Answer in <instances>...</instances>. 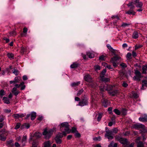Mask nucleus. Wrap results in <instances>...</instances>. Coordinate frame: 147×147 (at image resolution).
I'll use <instances>...</instances> for the list:
<instances>
[{
    "mask_svg": "<svg viewBox=\"0 0 147 147\" xmlns=\"http://www.w3.org/2000/svg\"><path fill=\"white\" fill-rule=\"evenodd\" d=\"M26 48H25L23 46H22L21 48L20 51L22 53H24L26 51Z\"/></svg>",
    "mask_w": 147,
    "mask_h": 147,
    "instance_id": "79ce46f5",
    "label": "nucleus"
},
{
    "mask_svg": "<svg viewBox=\"0 0 147 147\" xmlns=\"http://www.w3.org/2000/svg\"><path fill=\"white\" fill-rule=\"evenodd\" d=\"M139 120L142 122H146L147 121V115H145L143 117H140L139 118Z\"/></svg>",
    "mask_w": 147,
    "mask_h": 147,
    "instance_id": "ddd939ff",
    "label": "nucleus"
},
{
    "mask_svg": "<svg viewBox=\"0 0 147 147\" xmlns=\"http://www.w3.org/2000/svg\"><path fill=\"white\" fill-rule=\"evenodd\" d=\"M102 105L105 107H107L108 105V100L107 99H103L102 101Z\"/></svg>",
    "mask_w": 147,
    "mask_h": 147,
    "instance_id": "f3484780",
    "label": "nucleus"
},
{
    "mask_svg": "<svg viewBox=\"0 0 147 147\" xmlns=\"http://www.w3.org/2000/svg\"><path fill=\"white\" fill-rule=\"evenodd\" d=\"M55 130V128H53V129H51L48 131H47V129H45L42 133L43 135L45 136L46 138H49L53 134L54 131Z\"/></svg>",
    "mask_w": 147,
    "mask_h": 147,
    "instance_id": "7ed1b4c3",
    "label": "nucleus"
},
{
    "mask_svg": "<svg viewBox=\"0 0 147 147\" xmlns=\"http://www.w3.org/2000/svg\"><path fill=\"white\" fill-rule=\"evenodd\" d=\"M28 30L27 28L26 27H24L23 29V32L24 33H26Z\"/></svg>",
    "mask_w": 147,
    "mask_h": 147,
    "instance_id": "69168bd1",
    "label": "nucleus"
},
{
    "mask_svg": "<svg viewBox=\"0 0 147 147\" xmlns=\"http://www.w3.org/2000/svg\"><path fill=\"white\" fill-rule=\"evenodd\" d=\"M62 133H59L56 136V137H58L59 138H61L63 137V136L64 135L65 136L67 133L65 132L64 131H62Z\"/></svg>",
    "mask_w": 147,
    "mask_h": 147,
    "instance_id": "f8f14e48",
    "label": "nucleus"
},
{
    "mask_svg": "<svg viewBox=\"0 0 147 147\" xmlns=\"http://www.w3.org/2000/svg\"><path fill=\"white\" fill-rule=\"evenodd\" d=\"M129 25V24H127L126 23H123L121 25V26L125 27Z\"/></svg>",
    "mask_w": 147,
    "mask_h": 147,
    "instance_id": "6e6d98bb",
    "label": "nucleus"
},
{
    "mask_svg": "<svg viewBox=\"0 0 147 147\" xmlns=\"http://www.w3.org/2000/svg\"><path fill=\"white\" fill-rule=\"evenodd\" d=\"M121 57L118 55H115V56L111 58L110 62L115 67H116L117 66V64L119 63L117 61L120 59Z\"/></svg>",
    "mask_w": 147,
    "mask_h": 147,
    "instance_id": "f03ea898",
    "label": "nucleus"
},
{
    "mask_svg": "<svg viewBox=\"0 0 147 147\" xmlns=\"http://www.w3.org/2000/svg\"><path fill=\"white\" fill-rule=\"evenodd\" d=\"M88 98L85 95L82 97L81 100L79 102L78 105L82 107L87 105L88 104Z\"/></svg>",
    "mask_w": 147,
    "mask_h": 147,
    "instance_id": "20e7f679",
    "label": "nucleus"
},
{
    "mask_svg": "<svg viewBox=\"0 0 147 147\" xmlns=\"http://www.w3.org/2000/svg\"><path fill=\"white\" fill-rule=\"evenodd\" d=\"M55 140L56 143L57 144H60L61 143V140L60 138L56 137Z\"/></svg>",
    "mask_w": 147,
    "mask_h": 147,
    "instance_id": "c756f323",
    "label": "nucleus"
},
{
    "mask_svg": "<svg viewBox=\"0 0 147 147\" xmlns=\"http://www.w3.org/2000/svg\"><path fill=\"white\" fill-rule=\"evenodd\" d=\"M12 140H9L7 142V144L8 147H12L14 146Z\"/></svg>",
    "mask_w": 147,
    "mask_h": 147,
    "instance_id": "9b49d317",
    "label": "nucleus"
},
{
    "mask_svg": "<svg viewBox=\"0 0 147 147\" xmlns=\"http://www.w3.org/2000/svg\"><path fill=\"white\" fill-rule=\"evenodd\" d=\"M20 123H17V124L15 127V129H19L20 127Z\"/></svg>",
    "mask_w": 147,
    "mask_h": 147,
    "instance_id": "bf43d9fd",
    "label": "nucleus"
},
{
    "mask_svg": "<svg viewBox=\"0 0 147 147\" xmlns=\"http://www.w3.org/2000/svg\"><path fill=\"white\" fill-rule=\"evenodd\" d=\"M102 116L101 113H99L98 116V117L97 118V120L98 121H99L101 120V118H102Z\"/></svg>",
    "mask_w": 147,
    "mask_h": 147,
    "instance_id": "864d4df0",
    "label": "nucleus"
},
{
    "mask_svg": "<svg viewBox=\"0 0 147 147\" xmlns=\"http://www.w3.org/2000/svg\"><path fill=\"white\" fill-rule=\"evenodd\" d=\"M87 55L90 58H93L94 56L93 53L89 52L87 53Z\"/></svg>",
    "mask_w": 147,
    "mask_h": 147,
    "instance_id": "393cba45",
    "label": "nucleus"
},
{
    "mask_svg": "<svg viewBox=\"0 0 147 147\" xmlns=\"http://www.w3.org/2000/svg\"><path fill=\"white\" fill-rule=\"evenodd\" d=\"M26 140L27 136H23L22 140V144L23 145H24L25 143L26 142Z\"/></svg>",
    "mask_w": 147,
    "mask_h": 147,
    "instance_id": "c85d7f7f",
    "label": "nucleus"
},
{
    "mask_svg": "<svg viewBox=\"0 0 147 147\" xmlns=\"http://www.w3.org/2000/svg\"><path fill=\"white\" fill-rule=\"evenodd\" d=\"M107 127L105 128L106 131H105L106 134H105V136L112 135L113 133L112 130H110L109 129L107 130Z\"/></svg>",
    "mask_w": 147,
    "mask_h": 147,
    "instance_id": "dca6fc26",
    "label": "nucleus"
},
{
    "mask_svg": "<svg viewBox=\"0 0 147 147\" xmlns=\"http://www.w3.org/2000/svg\"><path fill=\"white\" fill-rule=\"evenodd\" d=\"M120 65L123 68H125L127 67V65L126 64L124 63H122L120 64Z\"/></svg>",
    "mask_w": 147,
    "mask_h": 147,
    "instance_id": "3c124183",
    "label": "nucleus"
},
{
    "mask_svg": "<svg viewBox=\"0 0 147 147\" xmlns=\"http://www.w3.org/2000/svg\"><path fill=\"white\" fill-rule=\"evenodd\" d=\"M93 140L96 141H100L101 140V137L100 136L97 137H95L93 138Z\"/></svg>",
    "mask_w": 147,
    "mask_h": 147,
    "instance_id": "4d7b16f0",
    "label": "nucleus"
},
{
    "mask_svg": "<svg viewBox=\"0 0 147 147\" xmlns=\"http://www.w3.org/2000/svg\"><path fill=\"white\" fill-rule=\"evenodd\" d=\"M36 113L35 112H32L31 113V119L33 120L36 118Z\"/></svg>",
    "mask_w": 147,
    "mask_h": 147,
    "instance_id": "412c9836",
    "label": "nucleus"
},
{
    "mask_svg": "<svg viewBox=\"0 0 147 147\" xmlns=\"http://www.w3.org/2000/svg\"><path fill=\"white\" fill-rule=\"evenodd\" d=\"M44 147H50V144L49 141H47L45 142Z\"/></svg>",
    "mask_w": 147,
    "mask_h": 147,
    "instance_id": "ea45409f",
    "label": "nucleus"
},
{
    "mask_svg": "<svg viewBox=\"0 0 147 147\" xmlns=\"http://www.w3.org/2000/svg\"><path fill=\"white\" fill-rule=\"evenodd\" d=\"M117 143H114L113 141H112L108 145V147H117Z\"/></svg>",
    "mask_w": 147,
    "mask_h": 147,
    "instance_id": "a211bd4d",
    "label": "nucleus"
},
{
    "mask_svg": "<svg viewBox=\"0 0 147 147\" xmlns=\"http://www.w3.org/2000/svg\"><path fill=\"white\" fill-rule=\"evenodd\" d=\"M112 131L113 134H116L118 130L117 128H115L113 129Z\"/></svg>",
    "mask_w": 147,
    "mask_h": 147,
    "instance_id": "603ef678",
    "label": "nucleus"
},
{
    "mask_svg": "<svg viewBox=\"0 0 147 147\" xmlns=\"http://www.w3.org/2000/svg\"><path fill=\"white\" fill-rule=\"evenodd\" d=\"M85 80L88 82H90L92 81V79L90 75L88 74H86L84 76Z\"/></svg>",
    "mask_w": 147,
    "mask_h": 147,
    "instance_id": "6e6552de",
    "label": "nucleus"
},
{
    "mask_svg": "<svg viewBox=\"0 0 147 147\" xmlns=\"http://www.w3.org/2000/svg\"><path fill=\"white\" fill-rule=\"evenodd\" d=\"M119 76L121 77H123L125 74V73L123 71H119Z\"/></svg>",
    "mask_w": 147,
    "mask_h": 147,
    "instance_id": "49530a36",
    "label": "nucleus"
},
{
    "mask_svg": "<svg viewBox=\"0 0 147 147\" xmlns=\"http://www.w3.org/2000/svg\"><path fill=\"white\" fill-rule=\"evenodd\" d=\"M144 126L142 124H134L132 125V127L136 129H138L140 128L143 127Z\"/></svg>",
    "mask_w": 147,
    "mask_h": 147,
    "instance_id": "1a4fd4ad",
    "label": "nucleus"
},
{
    "mask_svg": "<svg viewBox=\"0 0 147 147\" xmlns=\"http://www.w3.org/2000/svg\"><path fill=\"white\" fill-rule=\"evenodd\" d=\"M121 113L123 115H125L127 114V110L125 109L122 108L121 112Z\"/></svg>",
    "mask_w": 147,
    "mask_h": 147,
    "instance_id": "72a5a7b5",
    "label": "nucleus"
},
{
    "mask_svg": "<svg viewBox=\"0 0 147 147\" xmlns=\"http://www.w3.org/2000/svg\"><path fill=\"white\" fill-rule=\"evenodd\" d=\"M79 65V64L76 63H73V64H71L70 65V67L71 68H76L78 67Z\"/></svg>",
    "mask_w": 147,
    "mask_h": 147,
    "instance_id": "a878e982",
    "label": "nucleus"
},
{
    "mask_svg": "<svg viewBox=\"0 0 147 147\" xmlns=\"http://www.w3.org/2000/svg\"><path fill=\"white\" fill-rule=\"evenodd\" d=\"M135 4L137 7L142 8L143 5V3L141 2H137L136 1Z\"/></svg>",
    "mask_w": 147,
    "mask_h": 147,
    "instance_id": "2eb2a0df",
    "label": "nucleus"
},
{
    "mask_svg": "<svg viewBox=\"0 0 147 147\" xmlns=\"http://www.w3.org/2000/svg\"><path fill=\"white\" fill-rule=\"evenodd\" d=\"M113 111L116 114L118 115H119L121 114V112L117 109H114Z\"/></svg>",
    "mask_w": 147,
    "mask_h": 147,
    "instance_id": "e433bc0d",
    "label": "nucleus"
},
{
    "mask_svg": "<svg viewBox=\"0 0 147 147\" xmlns=\"http://www.w3.org/2000/svg\"><path fill=\"white\" fill-rule=\"evenodd\" d=\"M84 91L83 89L80 90L77 93V96H79Z\"/></svg>",
    "mask_w": 147,
    "mask_h": 147,
    "instance_id": "de8ad7c7",
    "label": "nucleus"
},
{
    "mask_svg": "<svg viewBox=\"0 0 147 147\" xmlns=\"http://www.w3.org/2000/svg\"><path fill=\"white\" fill-rule=\"evenodd\" d=\"M20 90H24L26 87V86L24 85V82H22L20 84Z\"/></svg>",
    "mask_w": 147,
    "mask_h": 147,
    "instance_id": "b1692460",
    "label": "nucleus"
},
{
    "mask_svg": "<svg viewBox=\"0 0 147 147\" xmlns=\"http://www.w3.org/2000/svg\"><path fill=\"white\" fill-rule=\"evenodd\" d=\"M100 79L101 81L105 82H109L110 80V79L109 78H105L104 76L100 78Z\"/></svg>",
    "mask_w": 147,
    "mask_h": 147,
    "instance_id": "4be33fe9",
    "label": "nucleus"
},
{
    "mask_svg": "<svg viewBox=\"0 0 147 147\" xmlns=\"http://www.w3.org/2000/svg\"><path fill=\"white\" fill-rule=\"evenodd\" d=\"M122 85V86L124 87H126L128 86L127 84L125 82H123Z\"/></svg>",
    "mask_w": 147,
    "mask_h": 147,
    "instance_id": "e2e57ef3",
    "label": "nucleus"
},
{
    "mask_svg": "<svg viewBox=\"0 0 147 147\" xmlns=\"http://www.w3.org/2000/svg\"><path fill=\"white\" fill-rule=\"evenodd\" d=\"M131 54L130 53H128L127 55V58L129 59H131Z\"/></svg>",
    "mask_w": 147,
    "mask_h": 147,
    "instance_id": "09e8293b",
    "label": "nucleus"
},
{
    "mask_svg": "<svg viewBox=\"0 0 147 147\" xmlns=\"http://www.w3.org/2000/svg\"><path fill=\"white\" fill-rule=\"evenodd\" d=\"M132 38L134 39H136L138 37V32L137 31L134 32L132 34Z\"/></svg>",
    "mask_w": 147,
    "mask_h": 147,
    "instance_id": "6ab92c4d",
    "label": "nucleus"
},
{
    "mask_svg": "<svg viewBox=\"0 0 147 147\" xmlns=\"http://www.w3.org/2000/svg\"><path fill=\"white\" fill-rule=\"evenodd\" d=\"M15 146L16 147H20V144L17 142H16L15 144Z\"/></svg>",
    "mask_w": 147,
    "mask_h": 147,
    "instance_id": "338daca9",
    "label": "nucleus"
},
{
    "mask_svg": "<svg viewBox=\"0 0 147 147\" xmlns=\"http://www.w3.org/2000/svg\"><path fill=\"white\" fill-rule=\"evenodd\" d=\"M10 36H13L16 35V31L15 30H13L9 32Z\"/></svg>",
    "mask_w": 147,
    "mask_h": 147,
    "instance_id": "8fccbe9b",
    "label": "nucleus"
},
{
    "mask_svg": "<svg viewBox=\"0 0 147 147\" xmlns=\"http://www.w3.org/2000/svg\"><path fill=\"white\" fill-rule=\"evenodd\" d=\"M105 56L102 55L100 56L99 57V60H104V58Z\"/></svg>",
    "mask_w": 147,
    "mask_h": 147,
    "instance_id": "680f3d73",
    "label": "nucleus"
},
{
    "mask_svg": "<svg viewBox=\"0 0 147 147\" xmlns=\"http://www.w3.org/2000/svg\"><path fill=\"white\" fill-rule=\"evenodd\" d=\"M106 72V69H105L103 70L100 74V78L104 76L105 75Z\"/></svg>",
    "mask_w": 147,
    "mask_h": 147,
    "instance_id": "7c9ffc66",
    "label": "nucleus"
},
{
    "mask_svg": "<svg viewBox=\"0 0 147 147\" xmlns=\"http://www.w3.org/2000/svg\"><path fill=\"white\" fill-rule=\"evenodd\" d=\"M20 79L21 78L20 76H17L15 77L13 80L10 81H9V83L10 84H12L13 83H19L20 81Z\"/></svg>",
    "mask_w": 147,
    "mask_h": 147,
    "instance_id": "0eeeda50",
    "label": "nucleus"
},
{
    "mask_svg": "<svg viewBox=\"0 0 147 147\" xmlns=\"http://www.w3.org/2000/svg\"><path fill=\"white\" fill-rule=\"evenodd\" d=\"M125 13L129 15H134L136 13V12L133 10H129L126 11Z\"/></svg>",
    "mask_w": 147,
    "mask_h": 147,
    "instance_id": "aec40b11",
    "label": "nucleus"
},
{
    "mask_svg": "<svg viewBox=\"0 0 147 147\" xmlns=\"http://www.w3.org/2000/svg\"><path fill=\"white\" fill-rule=\"evenodd\" d=\"M138 143L137 147H144V145L142 142L139 141Z\"/></svg>",
    "mask_w": 147,
    "mask_h": 147,
    "instance_id": "4c0bfd02",
    "label": "nucleus"
},
{
    "mask_svg": "<svg viewBox=\"0 0 147 147\" xmlns=\"http://www.w3.org/2000/svg\"><path fill=\"white\" fill-rule=\"evenodd\" d=\"M105 137L107 138L109 140L113 139L114 137L113 135H107L105 136Z\"/></svg>",
    "mask_w": 147,
    "mask_h": 147,
    "instance_id": "58836bf2",
    "label": "nucleus"
},
{
    "mask_svg": "<svg viewBox=\"0 0 147 147\" xmlns=\"http://www.w3.org/2000/svg\"><path fill=\"white\" fill-rule=\"evenodd\" d=\"M42 134L38 132H36L34 134V136L37 138H39L41 137Z\"/></svg>",
    "mask_w": 147,
    "mask_h": 147,
    "instance_id": "2f4dec72",
    "label": "nucleus"
},
{
    "mask_svg": "<svg viewBox=\"0 0 147 147\" xmlns=\"http://www.w3.org/2000/svg\"><path fill=\"white\" fill-rule=\"evenodd\" d=\"M134 71L135 76L133 77V79L135 81H140L141 80V78L143 77L140 71L138 70H135Z\"/></svg>",
    "mask_w": 147,
    "mask_h": 147,
    "instance_id": "423d86ee",
    "label": "nucleus"
},
{
    "mask_svg": "<svg viewBox=\"0 0 147 147\" xmlns=\"http://www.w3.org/2000/svg\"><path fill=\"white\" fill-rule=\"evenodd\" d=\"M13 71V73L16 76H18L19 73V71L15 69H14Z\"/></svg>",
    "mask_w": 147,
    "mask_h": 147,
    "instance_id": "c9c22d12",
    "label": "nucleus"
},
{
    "mask_svg": "<svg viewBox=\"0 0 147 147\" xmlns=\"http://www.w3.org/2000/svg\"><path fill=\"white\" fill-rule=\"evenodd\" d=\"M118 91L117 90H114L113 91H110L108 92V93L110 95L112 96H115L118 93Z\"/></svg>",
    "mask_w": 147,
    "mask_h": 147,
    "instance_id": "9d476101",
    "label": "nucleus"
},
{
    "mask_svg": "<svg viewBox=\"0 0 147 147\" xmlns=\"http://www.w3.org/2000/svg\"><path fill=\"white\" fill-rule=\"evenodd\" d=\"M12 116L15 119H17L20 118V114H16L13 115Z\"/></svg>",
    "mask_w": 147,
    "mask_h": 147,
    "instance_id": "c03bdc74",
    "label": "nucleus"
},
{
    "mask_svg": "<svg viewBox=\"0 0 147 147\" xmlns=\"http://www.w3.org/2000/svg\"><path fill=\"white\" fill-rule=\"evenodd\" d=\"M80 84V82H74L71 84V85L73 87H75L78 86Z\"/></svg>",
    "mask_w": 147,
    "mask_h": 147,
    "instance_id": "bb28decb",
    "label": "nucleus"
},
{
    "mask_svg": "<svg viewBox=\"0 0 147 147\" xmlns=\"http://www.w3.org/2000/svg\"><path fill=\"white\" fill-rule=\"evenodd\" d=\"M71 131V132L73 133L76 132L77 131L76 128L75 127H72V128Z\"/></svg>",
    "mask_w": 147,
    "mask_h": 147,
    "instance_id": "13d9d810",
    "label": "nucleus"
},
{
    "mask_svg": "<svg viewBox=\"0 0 147 147\" xmlns=\"http://www.w3.org/2000/svg\"><path fill=\"white\" fill-rule=\"evenodd\" d=\"M115 139L119 142L125 146H127L128 145V142L127 139L125 138H122L120 136H116L115 137Z\"/></svg>",
    "mask_w": 147,
    "mask_h": 147,
    "instance_id": "39448f33",
    "label": "nucleus"
},
{
    "mask_svg": "<svg viewBox=\"0 0 147 147\" xmlns=\"http://www.w3.org/2000/svg\"><path fill=\"white\" fill-rule=\"evenodd\" d=\"M69 125L67 122H65L61 123L60 126V130L62 131L64 130V131L66 133H69L71 131L69 128Z\"/></svg>",
    "mask_w": 147,
    "mask_h": 147,
    "instance_id": "f257e3e1",
    "label": "nucleus"
},
{
    "mask_svg": "<svg viewBox=\"0 0 147 147\" xmlns=\"http://www.w3.org/2000/svg\"><path fill=\"white\" fill-rule=\"evenodd\" d=\"M112 107H110L108 109V111H109V113L110 114L113 115V113L112 112Z\"/></svg>",
    "mask_w": 147,
    "mask_h": 147,
    "instance_id": "5fc2aeb1",
    "label": "nucleus"
},
{
    "mask_svg": "<svg viewBox=\"0 0 147 147\" xmlns=\"http://www.w3.org/2000/svg\"><path fill=\"white\" fill-rule=\"evenodd\" d=\"M113 87L112 86L110 85H107L106 90L109 91H111L112 90Z\"/></svg>",
    "mask_w": 147,
    "mask_h": 147,
    "instance_id": "f704fd0d",
    "label": "nucleus"
},
{
    "mask_svg": "<svg viewBox=\"0 0 147 147\" xmlns=\"http://www.w3.org/2000/svg\"><path fill=\"white\" fill-rule=\"evenodd\" d=\"M3 100L5 103L9 104L10 103L9 100L6 97H4L3 98Z\"/></svg>",
    "mask_w": 147,
    "mask_h": 147,
    "instance_id": "cd10ccee",
    "label": "nucleus"
},
{
    "mask_svg": "<svg viewBox=\"0 0 147 147\" xmlns=\"http://www.w3.org/2000/svg\"><path fill=\"white\" fill-rule=\"evenodd\" d=\"M7 57L10 59H14V55L11 53H8L7 54Z\"/></svg>",
    "mask_w": 147,
    "mask_h": 147,
    "instance_id": "5701e85b",
    "label": "nucleus"
},
{
    "mask_svg": "<svg viewBox=\"0 0 147 147\" xmlns=\"http://www.w3.org/2000/svg\"><path fill=\"white\" fill-rule=\"evenodd\" d=\"M142 73L146 74L147 73V65H144L142 66Z\"/></svg>",
    "mask_w": 147,
    "mask_h": 147,
    "instance_id": "4468645a",
    "label": "nucleus"
},
{
    "mask_svg": "<svg viewBox=\"0 0 147 147\" xmlns=\"http://www.w3.org/2000/svg\"><path fill=\"white\" fill-rule=\"evenodd\" d=\"M75 136L77 138H80L81 136L80 134L79 133H78L77 131L76 132Z\"/></svg>",
    "mask_w": 147,
    "mask_h": 147,
    "instance_id": "052dcab7",
    "label": "nucleus"
},
{
    "mask_svg": "<svg viewBox=\"0 0 147 147\" xmlns=\"http://www.w3.org/2000/svg\"><path fill=\"white\" fill-rule=\"evenodd\" d=\"M142 85H143L144 86L147 87V81L145 80H144L142 81Z\"/></svg>",
    "mask_w": 147,
    "mask_h": 147,
    "instance_id": "a18cd8bd",
    "label": "nucleus"
},
{
    "mask_svg": "<svg viewBox=\"0 0 147 147\" xmlns=\"http://www.w3.org/2000/svg\"><path fill=\"white\" fill-rule=\"evenodd\" d=\"M142 47V46L141 45H136L135 46V50H137L139 48H140Z\"/></svg>",
    "mask_w": 147,
    "mask_h": 147,
    "instance_id": "0e129e2a",
    "label": "nucleus"
},
{
    "mask_svg": "<svg viewBox=\"0 0 147 147\" xmlns=\"http://www.w3.org/2000/svg\"><path fill=\"white\" fill-rule=\"evenodd\" d=\"M5 93L3 90H0V96L1 97H2L3 95H5Z\"/></svg>",
    "mask_w": 147,
    "mask_h": 147,
    "instance_id": "a19ab883",
    "label": "nucleus"
},
{
    "mask_svg": "<svg viewBox=\"0 0 147 147\" xmlns=\"http://www.w3.org/2000/svg\"><path fill=\"white\" fill-rule=\"evenodd\" d=\"M15 96H17L19 93L20 92L19 91H16V92L13 93Z\"/></svg>",
    "mask_w": 147,
    "mask_h": 147,
    "instance_id": "774afa93",
    "label": "nucleus"
},
{
    "mask_svg": "<svg viewBox=\"0 0 147 147\" xmlns=\"http://www.w3.org/2000/svg\"><path fill=\"white\" fill-rule=\"evenodd\" d=\"M112 18L113 19H114V21H117L119 19V17L117 16H113L112 17Z\"/></svg>",
    "mask_w": 147,
    "mask_h": 147,
    "instance_id": "37998d69",
    "label": "nucleus"
},
{
    "mask_svg": "<svg viewBox=\"0 0 147 147\" xmlns=\"http://www.w3.org/2000/svg\"><path fill=\"white\" fill-rule=\"evenodd\" d=\"M6 139V137L4 135L1 134L0 135V140L3 141H5Z\"/></svg>",
    "mask_w": 147,
    "mask_h": 147,
    "instance_id": "473e14b6",
    "label": "nucleus"
}]
</instances>
